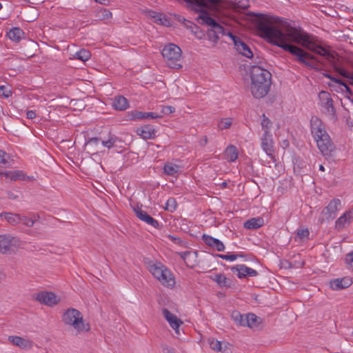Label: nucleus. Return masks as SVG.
<instances>
[{"instance_id":"obj_36","label":"nucleus","mask_w":353,"mask_h":353,"mask_svg":"<svg viewBox=\"0 0 353 353\" xmlns=\"http://www.w3.org/2000/svg\"><path fill=\"white\" fill-rule=\"evenodd\" d=\"M90 52L88 50L85 49H81V50L76 52L74 57L82 61H86L90 58Z\"/></svg>"},{"instance_id":"obj_52","label":"nucleus","mask_w":353,"mask_h":353,"mask_svg":"<svg viewBox=\"0 0 353 353\" xmlns=\"http://www.w3.org/2000/svg\"><path fill=\"white\" fill-rule=\"evenodd\" d=\"M8 154L4 151L0 150V163L6 164L7 163V160L6 159Z\"/></svg>"},{"instance_id":"obj_55","label":"nucleus","mask_w":353,"mask_h":353,"mask_svg":"<svg viewBox=\"0 0 353 353\" xmlns=\"http://www.w3.org/2000/svg\"><path fill=\"white\" fill-rule=\"evenodd\" d=\"M331 81H332L334 83H336L341 85L346 86V83L341 79L336 77L331 78Z\"/></svg>"},{"instance_id":"obj_17","label":"nucleus","mask_w":353,"mask_h":353,"mask_svg":"<svg viewBox=\"0 0 353 353\" xmlns=\"http://www.w3.org/2000/svg\"><path fill=\"white\" fill-rule=\"evenodd\" d=\"M163 315L164 318L170 323L172 329L175 330L176 334L179 333V328L183 322L176 317L174 314H172L168 309L165 308L163 310Z\"/></svg>"},{"instance_id":"obj_5","label":"nucleus","mask_w":353,"mask_h":353,"mask_svg":"<svg viewBox=\"0 0 353 353\" xmlns=\"http://www.w3.org/2000/svg\"><path fill=\"white\" fill-rule=\"evenodd\" d=\"M181 48L174 43L165 45L161 51L163 58L167 61L168 65L171 68L179 69L182 65L177 61L181 57Z\"/></svg>"},{"instance_id":"obj_51","label":"nucleus","mask_w":353,"mask_h":353,"mask_svg":"<svg viewBox=\"0 0 353 353\" xmlns=\"http://www.w3.org/2000/svg\"><path fill=\"white\" fill-rule=\"evenodd\" d=\"M237 3L239 4V7L242 9H246L249 7L248 0H237Z\"/></svg>"},{"instance_id":"obj_3","label":"nucleus","mask_w":353,"mask_h":353,"mask_svg":"<svg viewBox=\"0 0 353 353\" xmlns=\"http://www.w3.org/2000/svg\"><path fill=\"white\" fill-rule=\"evenodd\" d=\"M271 73L259 65H252L250 69V90L256 99L264 97L268 93L271 85Z\"/></svg>"},{"instance_id":"obj_50","label":"nucleus","mask_w":353,"mask_h":353,"mask_svg":"<svg viewBox=\"0 0 353 353\" xmlns=\"http://www.w3.org/2000/svg\"><path fill=\"white\" fill-rule=\"evenodd\" d=\"M161 348L163 353H175L174 350L166 344L161 345Z\"/></svg>"},{"instance_id":"obj_41","label":"nucleus","mask_w":353,"mask_h":353,"mask_svg":"<svg viewBox=\"0 0 353 353\" xmlns=\"http://www.w3.org/2000/svg\"><path fill=\"white\" fill-rule=\"evenodd\" d=\"M208 37L210 41L213 42L214 43H216L218 40L219 39V36L214 32V30L212 29L208 30Z\"/></svg>"},{"instance_id":"obj_28","label":"nucleus","mask_w":353,"mask_h":353,"mask_svg":"<svg viewBox=\"0 0 353 353\" xmlns=\"http://www.w3.org/2000/svg\"><path fill=\"white\" fill-rule=\"evenodd\" d=\"M0 216L12 225H16L20 223L21 214H19L2 212L0 214Z\"/></svg>"},{"instance_id":"obj_43","label":"nucleus","mask_w":353,"mask_h":353,"mask_svg":"<svg viewBox=\"0 0 353 353\" xmlns=\"http://www.w3.org/2000/svg\"><path fill=\"white\" fill-rule=\"evenodd\" d=\"M217 256H219L221 259L233 261L236 260L239 256H242V255L239 254H217Z\"/></svg>"},{"instance_id":"obj_58","label":"nucleus","mask_w":353,"mask_h":353,"mask_svg":"<svg viewBox=\"0 0 353 353\" xmlns=\"http://www.w3.org/2000/svg\"><path fill=\"white\" fill-rule=\"evenodd\" d=\"M26 116H27V118L29 119H32L34 118H35L36 117V113L33 110H28L26 113Z\"/></svg>"},{"instance_id":"obj_29","label":"nucleus","mask_w":353,"mask_h":353,"mask_svg":"<svg viewBox=\"0 0 353 353\" xmlns=\"http://www.w3.org/2000/svg\"><path fill=\"white\" fill-rule=\"evenodd\" d=\"M224 155L225 159H227L228 161H234L237 159L239 156L237 148L233 145H228L225 150Z\"/></svg>"},{"instance_id":"obj_15","label":"nucleus","mask_w":353,"mask_h":353,"mask_svg":"<svg viewBox=\"0 0 353 353\" xmlns=\"http://www.w3.org/2000/svg\"><path fill=\"white\" fill-rule=\"evenodd\" d=\"M134 212L136 216L141 221H144L147 224L154 227V228H159V223L158 221L154 219L150 215H149L145 211L141 210V208L137 206L134 208Z\"/></svg>"},{"instance_id":"obj_33","label":"nucleus","mask_w":353,"mask_h":353,"mask_svg":"<svg viewBox=\"0 0 353 353\" xmlns=\"http://www.w3.org/2000/svg\"><path fill=\"white\" fill-rule=\"evenodd\" d=\"M23 34V31L19 28H12L7 33V36L10 40L14 42H19L21 39Z\"/></svg>"},{"instance_id":"obj_30","label":"nucleus","mask_w":353,"mask_h":353,"mask_svg":"<svg viewBox=\"0 0 353 353\" xmlns=\"http://www.w3.org/2000/svg\"><path fill=\"white\" fill-rule=\"evenodd\" d=\"M129 103L126 98L123 96L116 97L114 99L113 107L117 110H125L128 108Z\"/></svg>"},{"instance_id":"obj_48","label":"nucleus","mask_w":353,"mask_h":353,"mask_svg":"<svg viewBox=\"0 0 353 353\" xmlns=\"http://www.w3.org/2000/svg\"><path fill=\"white\" fill-rule=\"evenodd\" d=\"M168 239L177 245H181L183 243V241L179 237H176L170 234L168 236Z\"/></svg>"},{"instance_id":"obj_35","label":"nucleus","mask_w":353,"mask_h":353,"mask_svg":"<svg viewBox=\"0 0 353 353\" xmlns=\"http://www.w3.org/2000/svg\"><path fill=\"white\" fill-rule=\"evenodd\" d=\"M180 167L171 162H167L163 167L164 173L167 175L174 176L179 172Z\"/></svg>"},{"instance_id":"obj_59","label":"nucleus","mask_w":353,"mask_h":353,"mask_svg":"<svg viewBox=\"0 0 353 353\" xmlns=\"http://www.w3.org/2000/svg\"><path fill=\"white\" fill-rule=\"evenodd\" d=\"M208 143V138L206 136H203L202 138L200 139L199 141V144L201 145V146H204L207 144Z\"/></svg>"},{"instance_id":"obj_14","label":"nucleus","mask_w":353,"mask_h":353,"mask_svg":"<svg viewBox=\"0 0 353 353\" xmlns=\"http://www.w3.org/2000/svg\"><path fill=\"white\" fill-rule=\"evenodd\" d=\"M261 147L263 150L266 154L273 158V153L274 152V140L272 138V134H263L261 139Z\"/></svg>"},{"instance_id":"obj_60","label":"nucleus","mask_w":353,"mask_h":353,"mask_svg":"<svg viewBox=\"0 0 353 353\" xmlns=\"http://www.w3.org/2000/svg\"><path fill=\"white\" fill-rule=\"evenodd\" d=\"M103 15L104 18H109L112 16V13L107 10H104L103 12Z\"/></svg>"},{"instance_id":"obj_54","label":"nucleus","mask_w":353,"mask_h":353,"mask_svg":"<svg viewBox=\"0 0 353 353\" xmlns=\"http://www.w3.org/2000/svg\"><path fill=\"white\" fill-rule=\"evenodd\" d=\"M30 218L34 221V225L39 220L40 216L37 213H30Z\"/></svg>"},{"instance_id":"obj_6","label":"nucleus","mask_w":353,"mask_h":353,"mask_svg":"<svg viewBox=\"0 0 353 353\" xmlns=\"http://www.w3.org/2000/svg\"><path fill=\"white\" fill-rule=\"evenodd\" d=\"M314 139L317 146L325 157H330L335 149V145L332 141L329 134H316Z\"/></svg>"},{"instance_id":"obj_22","label":"nucleus","mask_w":353,"mask_h":353,"mask_svg":"<svg viewBox=\"0 0 353 353\" xmlns=\"http://www.w3.org/2000/svg\"><path fill=\"white\" fill-rule=\"evenodd\" d=\"M8 341L13 345L23 349L30 348L32 346L31 341L17 336H10Z\"/></svg>"},{"instance_id":"obj_62","label":"nucleus","mask_w":353,"mask_h":353,"mask_svg":"<svg viewBox=\"0 0 353 353\" xmlns=\"http://www.w3.org/2000/svg\"><path fill=\"white\" fill-rule=\"evenodd\" d=\"M96 2L101 3V4H106V2L108 1V0H94Z\"/></svg>"},{"instance_id":"obj_1","label":"nucleus","mask_w":353,"mask_h":353,"mask_svg":"<svg viewBox=\"0 0 353 353\" xmlns=\"http://www.w3.org/2000/svg\"><path fill=\"white\" fill-rule=\"evenodd\" d=\"M256 15L258 17L257 29L271 43L296 56L299 62L310 68L320 71L327 65L333 67L353 85V72L339 67L335 55L312 41L306 32L289 26L281 30L276 24L279 19L264 14Z\"/></svg>"},{"instance_id":"obj_21","label":"nucleus","mask_w":353,"mask_h":353,"mask_svg":"<svg viewBox=\"0 0 353 353\" xmlns=\"http://www.w3.org/2000/svg\"><path fill=\"white\" fill-rule=\"evenodd\" d=\"M3 175L7 179H10L12 181L21 180L25 181L28 179L21 170H14L8 172H0V176Z\"/></svg>"},{"instance_id":"obj_56","label":"nucleus","mask_w":353,"mask_h":353,"mask_svg":"<svg viewBox=\"0 0 353 353\" xmlns=\"http://www.w3.org/2000/svg\"><path fill=\"white\" fill-rule=\"evenodd\" d=\"M7 196H8V199H12V200L17 199L19 197L17 194H15L14 192H12L11 191L7 192Z\"/></svg>"},{"instance_id":"obj_49","label":"nucleus","mask_w":353,"mask_h":353,"mask_svg":"<svg viewBox=\"0 0 353 353\" xmlns=\"http://www.w3.org/2000/svg\"><path fill=\"white\" fill-rule=\"evenodd\" d=\"M345 261L350 268H353V252L346 255Z\"/></svg>"},{"instance_id":"obj_2","label":"nucleus","mask_w":353,"mask_h":353,"mask_svg":"<svg viewBox=\"0 0 353 353\" xmlns=\"http://www.w3.org/2000/svg\"><path fill=\"white\" fill-rule=\"evenodd\" d=\"M187 3L191 4L195 11L201 12L197 17V20H201L200 22L202 24L208 25L211 27L214 32L216 33L219 37L220 35L228 36L230 30L224 28L222 26L218 23L210 15L206 10H219L221 7V0H184Z\"/></svg>"},{"instance_id":"obj_8","label":"nucleus","mask_w":353,"mask_h":353,"mask_svg":"<svg viewBox=\"0 0 353 353\" xmlns=\"http://www.w3.org/2000/svg\"><path fill=\"white\" fill-rule=\"evenodd\" d=\"M99 142L101 143L102 145L110 149L113 147L118 146V143L121 142V140L117 138L114 134H108V137L99 139L97 137L89 138L86 141L87 145H92L93 144L97 145Z\"/></svg>"},{"instance_id":"obj_40","label":"nucleus","mask_w":353,"mask_h":353,"mask_svg":"<svg viewBox=\"0 0 353 353\" xmlns=\"http://www.w3.org/2000/svg\"><path fill=\"white\" fill-rule=\"evenodd\" d=\"M28 228H32L34 225V221H32L30 216H23L21 214L20 223Z\"/></svg>"},{"instance_id":"obj_45","label":"nucleus","mask_w":353,"mask_h":353,"mask_svg":"<svg viewBox=\"0 0 353 353\" xmlns=\"http://www.w3.org/2000/svg\"><path fill=\"white\" fill-rule=\"evenodd\" d=\"M310 234L309 230L307 229H301L299 230L297 232V236L303 239L304 238H307Z\"/></svg>"},{"instance_id":"obj_11","label":"nucleus","mask_w":353,"mask_h":353,"mask_svg":"<svg viewBox=\"0 0 353 353\" xmlns=\"http://www.w3.org/2000/svg\"><path fill=\"white\" fill-rule=\"evenodd\" d=\"M34 299L40 303L50 307L57 304L59 301L55 294L46 291H42L35 294L34 295Z\"/></svg>"},{"instance_id":"obj_20","label":"nucleus","mask_w":353,"mask_h":353,"mask_svg":"<svg viewBox=\"0 0 353 353\" xmlns=\"http://www.w3.org/2000/svg\"><path fill=\"white\" fill-rule=\"evenodd\" d=\"M352 283V281L350 277H343L333 279L330 281V288L332 290H342L350 286Z\"/></svg>"},{"instance_id":"obj_26","label":"nucleus","mask_w":353,"mask_h":353,"mask_svg":"<svg viewBox=\"0 0 353 353\" xmlns=\"http://www.w3.org/2000/svg\"><path fill=\"white\" fill-rule=\"evenodd\" d=\"M264 221L261 217L252 218L246 221L243 225L244 228L248 230H255L263 225Z\"/></svg>"},{"instance_id":"obj_44","label":"nucleus","mask_w":353,"mask_h":353,"mask_svg":"<svg viewBox=\"0 0 353 353\" xmlns=\"http://www.w3.org/2000/svg\"><path fill=\"white\" fill-rule=\"evenodd\" d=\"M183 23H184L185 26L188 28L191 29V30L193 32H195L194 30H197L199 28L198 26L196 24L193 23L192 22H191L185 19H183Z\"/></svg>"},{"instance_id":"obj_18","label":"nucleus","mask_w":353,"mask_h":353,"mask_svg":"<svg viewBox=\"0 0 353 353\" xmlns=\"http://www.w3.org/2000/svg\"><path fill=\"white\" fill-rule=\"evenodd\" d=\"M202 240L207 245L216 250L219 252H222L225 250L224 244L218 239L214 238L208 234H203L202 236Z\"/></svg>"},{"instance_id":"obj_34","label":"nucleus","mask_w":353,"mask_h":353,"mask_svg":"<svg viewBox=\"0 0 353 353\" xmlns=\"http://www.w3.org/2000/svg\"><path fill=\"white\" fill-rule=\"evenodd\" d=\"M231 317L236 325L246 326V315L241 314L239 311L234 310L232 312Z\"/></svg>"},{"instance_id":"obj_19","label":"nucleus","mask_w":353,"mask_h":353,"mask_svg":"<svg viewBox=\"0 0 353 353\" xmlns=\"http://www.w3.org/2000/svg\"><path fill=\"white\" fill-rule=\"evenodd\" d=\"M163 270L164 271L161 272L160 276L157 279H158L163 285L172 288L175 284L174 276L167 268Z\"/></svg>"},{"instance_id":"obj_64","label":"nucleus","mask_w":353,"mask_h":353,"mask_svg":"<svg viewBox=\"0 0 353 353\" xmlns=\"http://www.w3.org/2000/svg\"><path fill=\"white\" fill-rule=\"evenodd\" d=\"M319 170H321V171H324V170H325V168H324L323 165H319Z\"/></svg>"},{"instance_id":"obj_37","label":"nucleus","mask_w":353,"mask_h":353,"mask_svg":"<svg viewBox=\"0 0 353 353\" xmlns=\"http://www.w3.org/2000/svg\"><path fill=\"white\" fill-rule=\"evenodd\" d=\"M150 13H151L150 16L154 19L155 22L163 26H168L169 21L165 17H162L161 14H154L155 13L154 12H150Z\"/></svg>"},{"instance_id":"obj_46","label":"nucleus","mask_w":353,"mask_h":353,"mask_svg":"<svg viewBox=\"0 0 353 353\" xmlns=\"http://www.w3.org/2000/svg\"><path fill=\"white\" fill-rule=\"evenodd\" d=\"M175 110L174 108L172 107V106H170V105H168V106H163L162 107V109H161V113L163 114H170L172 112H174Z\"/></svg>"},{"instance_id":"obj_10","label":"nucleus","mask_w":353,"mask_h":353,"mask_svg":"<svg viewBox=\"0 0 353 353\" xmlns=\"http://www.w3.org/2000/svg\"><path fill=\"white\" fill-rule=\"evenodd\" d=\"M19 245L18 238L10 235H0V252L2 254H10L12 247Z\"/></svg>"},{"instance_id":"obj_24","label":"nucleus","mask_w":353,"mask_h":353,"mask_svg":"<svg viewBox=\"0 0 353 353\" xmlns=\"http://www.w3.org/2000/svg\"><path fill=\"white\" fill-rule=\"evenodd\" d=\"M131 119L137 120V119H154L161 117L162 115L158 114L155 112H143L141 111H133L130 114Z\"/></svg>"},{"instance_id":"obj_63","label":"nucleus","mask_w":353,"mask_h":353,"mask_svg":"<svg viewBox=\"0 0 353 353\" xmlns=\"http://www.w3.org/2000/svg\"><path fill=\"white\" fill-rule=\"evenodd\" d=\"M227 185H228L227 182L224 181V182H223V183H221V187H222V188H226V187H227Z\"/></svg>"},{"instance_id":"obj_47","label":"nucleus","mask_w":353,"mask_h":353,"mask_svg":"<svg viewBox=\"0 0 353 353\" xmlns=\"http://www.w3.org/2000/svg\"><path fill=\"white\" fill-rule=\"evenodd\" d=\"M270 121L267 118H264L262 121H261V125H262V128L263 129V130L265 131V132H268V130L269 129V124H270Z\"/></svg>"},{"instance_id":"obj_39","label":"nucleus","mask_w":353,"mask_h":353,"mask_svg":"<svg viewBox=\"0 0 353 353\" xmlns=\"http://www.w3.org/2000/svg\"><path fill=\"white\" fill-rule=\"evenodd\" d=\"M176 201L174 198H170L167 201L165 210L173 212L176 208Z\"/></svg>"},{"instance_id":"obj_61","label":"nucleus","mask_w":353,"mask_h":353,"mask_svg":"<svg viewBox=\"0 0 353 353\" xmlns=\"http://www.w3.org/2000/svg\"><path fill=\"white\" fill-rule=\"evenodd\" d=\"M289 145V142L288 140H284L282 144L283 148L288 147Z\"/></svg>"},{"instance_id":"obj_16","label":"nucleus","mask_w":353,"mask_h":353,"mask_svg":"<svg viewBox=\"0 0 353 353\" xmlns=\"http://www.w3.org/2000/svg\"><path fill=\"white\" fill-rule=\"evenodd\" d=\"M353 221V209L345 212L335 222V229L338 231L348 226Z\"/></svg>"},{"instance_id":"obj_25","label":"nucleus","mask_w":353,"mask_h":353,"mask_svg":"<svg viewBox=\"0 0 353 353\" xmlns=\"http://www.w3.org/2000/svg\"><path fill=\"white\" fill-rule=\"evenodd\" d=\"M211 279L221 288H230L232 285V280L222 274H214L211 276Z\"/></svg>"},{"instance_id":"obj_42","label":"nucleus","mask_w":353,"mask_h":353,"mask_svg":"<svg viewBox=\"0 0 353 353\" xmlns=\"http://www.w3.org/2000/svg\"><path fill=\"white\" fill-rule=\"evenodd\" d=\"M12 94L11 90L6 85H0V94L5 98H8Z\"/></svg>"},{"instance_id":"obj_38","label":"nucleus","mask_w":353,"mask_h":353,"mask_svg":"<svg viewBox=\"0 0 353 353\" xmlns=\"http://www.w3.org/2000/svg\"><path fill=\"white\" fill-rule=\"evenodd\" d=\"M232 125V119L230 118H225L220 121L218 128L220 130H227Z\"/></svg>"},{"instance_id":"obj_7","label":"nucleus","mask_w":353,"mask_h":353,"mask_svg":"<svg viewBox=\"0 0 353 353\" xmlns=\"http://www.w3.org/2000/svg\"><path fill=\"white\" fill-rule=\"evenodd\" d=\"M341 205L339 199H332L329 204L323 208L321 213L319 221L323 223L325 221L333 220L337 214V212Z\"/></svg>"},{"instance_id":"obj_31","label":"nucleus","mask_w":353,"mask_h":353,"mask_svg":"<svg viewBox=\"0 0 353 353\" xmlns=\"http://www.w3.org/2000/svg\"><path fill=\"white\" fill-rule=\"evenodd\" d=\"M165 268L166 267L160 262L148 263V270L156 279L160 276L161 272L164 271L163 269Z\"/></svg>"},{"instance_id":"obj_57","label":"nucleus","mask_w":353,"mask_h":353,"mask_svg":"<svg viewBox=\"0 0 353 353\" xmlns=\"http://www.w3.org/2000/svg\"><path fill=\"white\" fill-rule=\"evenodd\" d=\"M181 257L183 259V261H186L187 258L192 254L191 252L186 251L181 252L180 254Z\"/></svg>"},{"instance_id":"obj_27","label":"nucleus","mask_w":353,"mask_h":353,"mask_svg":"<svg viewBox=\"0 0 353 353\" xmlns=\"http://www.w3.org/2000/svg\"><path fill=\"white\" fill-rule=\"evenodd\" d=\"M261 319L253 313L246 314V326L250 328H259Z\"/></svg>"},{"instance_id":"obj_53","label":"nucleus","mask_w":353,"mask_h":353,"mask_svg":"<svg viewBox=\"0 0 353 353\" xmlns=\"http://www.w3.org/2000/svg\"><path fill=\"white\" fill-rule=\"evenodd\" d=\"M143 139H153L156 137V134H138Z\"/></svg>"},{"instance_id":"obj_23","label":"nucleus","mask_w":353,"mask_h":353,"mask_svg":"<svg viewBox=\"0 0 353 353\" xmlns=\"http://www.w3.org/2000/svg\"><path fill=\"white\" fill-rule=\"evenodd\" d=\"M311 132H325V125L322 121L316 116L310 119Z\"/></svg>"},{"instance_id":"obj_32","label":"nucleus","mask_w":353,"mask_h":353,"mask_svg":"<svg viewBox=\"0 0 353 353\" xmlns=\"http://www.w3.org/2000/svg\"><path fill=\"white\" fill-rule=\"evenodd\" d=\"M210 348L217 352H227L229 349L230 344L221 342L218 340H212L210 343Z\"/></svg>"},{"instance_id":"obj_4","label":"nucleus","mask_w":353,"mask_h":353,"mask_svg":"<svg viewBox=\"0 0 353 353\" xmlns=\"http://www.w3.org/2000/svg\"><path fill=\"white\" fill-rule=\"evenodd\" d=\"M62 320L65 324L72 325L79 332L90 330L89 324L84 323L81 313L77 309H68L63 313Z\"/></svg>"},{"instance_id":"obj_13","label":"nucleus","mask_w":353,"mask_h":353,"mask_svg":"<svg viewBox=\"0 0 353 353\" xmlns=\"http://www.w3.org/2000/svg\"><path fill=\"white\" fill-rule=\"evenodd\" d=\"M231 271L233 273H236L239 279H243L247 277H254L256 276L259 273L255 270L247 267L246 265H236L231 268Z\"/></svg>"},{"instance_id":"obj_9","label":"nucleus","mask_w":353,"mask_h":353,"mask_svg":"<svg viewBox=\"0 0 353 353\" xmlns=\"http://www.w3.org/2000/svg\"><path fill=\"white\" fill-rule=\"evenodd\" d=\"M319 97L321 101V105L325 110V113L332 119H335L336 110L334 107L333 100L330 97V93L326 91H321Z\"/></svg>"},{"instance_id":"obj_12","label":"nucleus","mask_w":353,"mask_h":353,"mask_svg":"<svg viewBox=\"0 0 353 353\" xmlns=\"http://www.w3.org/2000/svg\"><path fill=\"white\" fill-rule=\"evenodd\" d=\"M228 37H230L234 42V46L236 50L242 55L251 58L253 56V53L251 51L249 46L244 43L239 37L234 35L231 32H228Z\"/></svg>"}]
</instances>
